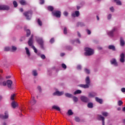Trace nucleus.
<instances>
[{
    "label": "nucleus",
    "mask_w": 125,
    "mask_h": 125,
    "mask_svg": "<svg viewBox=\"0 0 125 125\" xmlns=\"http://www.w3.org/2000/svg\"><path fill=\"white\" fill-rule=\"evenodd\" d=\"M85 83L89 85H90V79H89V77L87 76L85 79Z\"/></svg>",
    "instance_id": "20"
},
{
    "label": "nucleus",
    "mask_w": 125,
    "mask_h": 125,
    "mask_svg": "<svg viewBox=\"0 0 125 125\" xmlns=\"http://www.w3.org/2000/svg\"><path fill=\"white\" fill-rule=\"evenodd\" d=\"M13 3L14 7H17V6H18V4H17V2H16V1H14Z\"/></svg>",
    "instance_id": "40"
},
{
    "label": "nucleus",
    "mask_w": 125,
    "mask_h": 125,
    "mask_svg": "<svg viewBox=\"0 0 125 125\" xmlns=\"http://www.w3.org/2000/svg\"><path fill=\"white\" fill-rule=\"evenodd\" d=\"M79 26H82V22H78L77 27H79Z\"/></svg>",
    "instance_id": "61"
},
{
    "label": "nucleus",
    "mask_w": 125,
    "mask_h": 125,
    "mask_svg": "<svg viewBox=\"0 0 125 125\" xmlns=\"http://www.w3.org/2000/svg\"><path fill=\"white\" fill-rule=\"evenodd\" d=\"M68 12L67 11L63 12V15L64 16H65V17L68 16Z\"/></svg>",
    "instance_id": "48"
},
{
    "label": "nucleus",
    "mask_w": 125,
    "mask_h": 125,
    "mask_svg": "<svg viewBox=\"0 0 125 125\" xmlns=\"http://www.w3.org/2000/svg\"><path fill=\"white\" fill-rule=\"evenodd\" d=\"M123 103H124L123 102V101H122L121 100H120L118 102V104L119 106H122V105H123Z\"/></svg>",
    "instance_id": "41"
},
{
    "label": "nucleus",
    "mask_w": 125,
    "mask_h": 125,
    "mask_svg": "<svg viewBox=\"0 0 125 125\" xmlns=\"http://www.w3.org/2000/svg\"><path fill=\"white\" fill-rule=\"evenodd\" d=\"M95 100L97 102H98V103H100V104H102L103 103V100L101 99H100L98 97H96Z\"/></svg>",
    "instance_id": "17"
},
{
    "label": "nucleus",
    "mask_w": 125,
    "mask_h": 125,
    "mask_svg": "<svg viewBox=\"0 0 125 125\" xmlns=\"http://www.w3.org/2000/svg\"><path fill=\"white\" fill-rule=\"evenodd\" d=\"M77 70H82V65H78L77 67Z\"/></svg>",
    "instance_id": "47"
},
{
    "label": "nucleus",
    "mask_w": 125,
    "mask_h": 125,
    "mask_svg": "<svg viewBox=\"0 0 125 125\" xmlns=\"http://www.w3.org/2000/svg\"><path fill=\"white\" fill-rule=\"evenodd\" d=\"M78 36L79 37V38H81V34L79 32H77Z\"/></svg>",
    "instance_id": "62"
},
{
    "label": "nucleus",
    "mask_w": 125,
    "mask_h": 125,
    "mask_svg": "<svg viewBox=\"0 0 125 125\" xmlns=\"http://www.w3.org/2000/svg\"><path fill=\"white\" fill-rule=\"evenodd\" d=\"M11 78V76H8L6 77V79H10Z\"/></svg>",
    "instance_id": "63"
},
{
    "label": "nucleus",
    "mask_w": 125,
    "mask_h": 125,
    "mask_svg": "<svg viewBox=\"0 0 125 125\" xmlns=\"http://www.w3.org/2000/svg\"><path fill=\"white\" fill-rule=\"evenodd\" d=\"M86 32H87L88 35H90V34H91V31H90V30H89L88 29L86 30Z\"/></svg>",
    "instance_id": "54"
},
{
    "label": "nucleus",
    "mask_w": 125,
    "mask_h": 125,
    "mask_svg": "<svg viewBox=\"0 0 125 125\" xmlns=\"http://www.w3.org/2000/svg\"><path fill=\"white\" fill-rule=\"evenodd\" d=\"M76 42H78V43H81V41H80L79 39H77Z\"/></svg>",
    "instance_id": "59"
},
{
    "label": "nucleus",
    "mask_w": 125,
    "mask_h": 125,
    "mask_svg": "<svg viewBox=\"0 0 125 125\" xmlns=\"http://www.w3.org/2000/svg\"><path fill=\"white\" fill-rule=\"evenodd\" d=\"M81 93H82V90H77L74 92V95H76V94H81Z\"/></svg>",
    "instance_id": "29"
},
{
    "label": "nucleus",
    "mask_w": 125,
    "mask_h": 125,
    "mask_svg": "<svg viewBox=\"0 0 125 125\" xmlns=\"http://www.w3.org/2000/svg\"><path fill=\"white\" fill-rule=\"evenodd\" d=\"M25 49L26 50L27 55H28V56H30L31 53H30V51H29V49L28 48V47H25Z\"/></svg>",
    "instance_id": "27"
},
{
    "label": "nucleus",
    "mask_w": 125,
    "mask_h": 125,
    "mask_svg": "<svg viewBox=\"0 0 125 125\" xmlns=\"http://www.w3.org/2000/svg\"><path fill=\"white\" fill-rule=\"evenodd\" d=\"M9 49H10V48L8 47H6L4 48L5 51H9Z\"/></svg>",
    "instance_id": "53"
},
{
    "label": "nucleus",
    "mask_w": 125,
    "mask_h": 125,
    "mask_svg": "<svg viewBox=\"0 0 125 125\" xmlns=\"http://www.w3.org/2000/svg\"><path fill=\"white\" fill-rule=\"evenodd\" d=\"M37 88L39 90L40 92H42V87H41V86H39Z\"/></svg>",
    "instance_id": "56"
},
{
    "label": "nucleus",
    "mask_w": 125,
    "mask_h": 125,
    "mask_svg": "<svg viewBox=\"0 0 125 125\" xmlns=\"http://www.w3.org/2000/svg\"><path fill=\"white\" fill-rule=\"evenodd\" d=\"M97 94L95 92H91L89 93L88 94V97H90V98H91L92 97H94L95 96H96Z\"/></svg>",
    "instance_id": "16"
},
{
    "label": "nucleus",
    "mask_w": 125,
    "mask_h": 125,
    "mask_svg": "<svg viewBox=\"0 0 125 125\" xmlns=\"http://www.w3.org/2000/svg\"><path fill=\"white\" fill-rule=\"evenodd\" d=\"M24 31H26V37H30V35H31V30L24 28Z\"/></svg>",
    "instance_id": "22"
},
{
    "label": "nucleus",
    "mask_w": 125,
    "mask_h": 125,
    "mask_svg": "<svg viewBox=\"0 0 125 125\" xmlns=\"http://www.w3.org/2000/svg\"><path fill=\"white\" fill-rule=\"evenodd\" d=\"M42 59H45V56L43 54L41 55Z\"/></svg>",
    "instance_id": "52"
},
{
    "label": "nucleus",
    "mask_w": 125,
    "mask_h": 125,
    "mask_svg": "<svg viewBox=\"0 0 125 125\" xmlns=\"http://www.w3.org/2000/svg\"><path fill=\"white\" fill-rule=\"evenodd\" d=\"M108 49H111V50H113V51H115L116 50V47L113 45H110L108 46Z\"/></svg>",
    "instance_id": "21"
},
{
    "label": "nucleus",
    "mask_w": 125,
    "mask_h": 125,
    "mask_svg": "<svg viewBox=\"0 0 125 125\" xmlns=\"http://www.w3.org/2000/svg\"><path fill=\"white\" fill-rule=\"evenodd\" d=\"M38 42L39 43L41 48L42 49H44V47L43 46V40L42 39H40L38 40Z\"/></svg>",
    "instance_id": "5"
},
{
    "label": "nucleus",
    "mask_w": 125,
    "mask_h": 125,
    "mask_svg": "<svg viewBox=\"0 0 125 125\" xmlns=\"http://www.w3.org/2000/svg\"><path fill=\"white\" fill-rule=\"evenodd\" d=\"M52 109H55V110H57V111H61L60 107L59 106H57V105H53L52 107Z\"/></svg>",
    "instance_id": "23"
},
{
    "label": "nucleus",
    "mask_w": 125,
    "mask_h": 125,
    "mask_svg": "<svg viewBox=\"0 0 125 125\" xmlns=\"http://www.w3.org/2000/svg\"><path fill=\"white\" fill-rule=\"evenodd\" d=\"M80 99L84 103H87L88 102H89V99L85 96H82L81 97Z\"/></svg>",
    "instance_id": "4"
},
{
    "label": "nucleus",
    "mask_w": 125,
    "mask_h": 125,
    "mask_svg": "<svg viewBox=\"0 0 125 125\" xmlns=\"http://www.w3.org/2000/svg\"><path fill=\"white\" fill-rule=\"evenodd\" d=\"M65 95L66 97H68V98H72V97H73V95H72L69 93H66L65 94Z\"/></svg>",
    "instance_id": "28"
},
{
    "label": "nucleus",
    "mask_w": 125,
    "mask_h": 125,
    "mask_svg": "<svg viewBox=\"0 0 125 125\" xmlns=\"http://www.w3.org/2000/svg\"><path fill=\"white\" fill-rule=\"evenodd\" d=\"M34 36L31 35V37L29 38V40L28 42V45L29 46H33V41Z\"/></svg>",
    "instance_id": "6"
},
{
    "label": "nucleus",
    "mask_w": 125,
    "mask_h": 125,
    "mask_svg": "<svg viewBox=\"0 0 125 125\" xmlns=\"http://www.w3.org/2000/svg\"><path fill=\"white\" fill-rule=\"evenodd\" d=\"M6 64V61L2 60L0 61V66H4Z\"/></svg>",
    "instance_id": "24"
},
{
    "label": "nucleus",
    "mask_w": 125,
    "mask_h": 125,
    "mask_svg": "<svg viewBox=\"0 0 125 125\" xmlns=\"http://www.w3.org/2000/svg\"><path fill=\"white\" fill-rule=\"evenodd\" d=\"M20 11H21V12H23V8H20Z\"/></svg>",
    "instance_id": "64"
},
{
    "label": "nucleus",
    "mask_w": 125,
    "mask_h": 125,
    "mask_svg": "<svg viewBox=\"0 0 125 125\" xmlns=\"http://www.w3.org/2000/svg\"><path fill=\"white\" fill-rule=\"evenodd\" d=\"M6 82L5 81H4L3 82H0V85L1 86H6Z\"/></svg>",
    "instance_id": "30"
},
{
    "label": "nucleus",
    "mask_w": 125,
    "mask_h": 125,
    "mask_svg": "<svg viewBox=\"0 0 125 125\" xmlns=\"http://www.w3.org/2000/svg\"><path fill=\"white\" fill-rule=\"evenodd\" d=\"M72 17H79L80 16V12L79 11H76L75 13L72 14Z\"/></svg>",
    "instance_id": "11"
},
{
    "label": "nucleus",
    "mask_w": 125,
    "mask_h": 125,
    "mask_svg": "<svg viewBox=\"0 0 125 125\" xmlns=\"http://www.w3.org/2000/svg\"><path fill=\"white\" fill-rule=\"evenodd\" d=\"M5 115H3V114H0V118L1 119H7L8 118V112L7 111H5Z\"/></svg>",
    "instance_id": "7"
},
{
    "label": "nucleus",
    "mask_w": 125,
    "mask_h": 125,
    "mask_svg": "<svg viewBox=\"0 0 125 125\" xmlns=\"http://www.w3.org/2000/svg\"><path fill=\"white\" fill-rule=\"evenodd\" d=\"M9 7L7 5H0V10H9Z\"/></svg>",
    "instance_id": "8"
},
{
    "label": "nucleus",
    "mask_w": 125,
    "mask_h": 125,
    "mask_svg": "<svg viewBox=\"0 0 125 125\" xmlns=\"http://www.w3.org/2000/svg\"><path fill=\"white\" fill-rule=\"evenodd\" d=\"M116 31V28H113L111 31L108 32L107 35L109 37H114V32Z\"/></svg>",
    "instance_id": "10"
},
{
    "label": "nucleus",
    "mask_w": 125,
    "mask_h": 125,
    "mask_svg": "<svg viewBox=\"0 0 125 125\" xmlns=\"http://www.w3.org/2000/svg\"><path fill=\"white\" fill-rule=\"evenodd\" d=\"M6 83H7V85L8 88L11 89V86H12V83H13V82H12V81H11L10 80H8L6 81Z\"/></svg>",
    "instance_id": "9"
},
{
    "label": "nucleus",
    "mask_w": 125,
    "mask_h": 125,
    "mask_svg": "<svg viewBox=\"0 0 125 125\" xmlns=\"http://www.w3.org/2000/svg\"><path fill=\"white\" fill-rule=\"evenodd\" d=\"M12 50L13 51H16L17 50V48L15 46H12Z\"/></svg>",
    "instance_id": "42"
},
{
    "label": "nucleus",
    "mask_w": 125,
    "mask_h": 125,
    "mask_svg": "<svg viewBox=\"0 0 125 125\" xmlns=\"http://www.w3.org/2000/svg\"><path fill=\"white\" fill-rule=\"evenodd\" d=\"M37 23L40 26H42V22L41 21V20L40 19H38Z\"/></svg>",
    "instance_id": "34"
},
{
    "label": "nucleus",
    "mask_w": 125,
    "mask_h": 125,
    "mask_svg": "<svg viewBox=\"0 0 125 125\" xmlns=\"http://www.w3.org/2000/svg\"><path fill=\"white\" fill-rule=\"evenodd\" d=\"M32 14H33V12H32V11H28L23 13V15L25 17H26V19L27 20H31V18L32 17Z\"/></svg>",
    "instance_id": "2"
},
{
    "label": "nucleus",
    "mask_w": 125,
    "mask_h": 125,
    "mask_svg": "<svg viewBox=\"0 0 125 125\" xmlns=\"http://www.w3.org/2000/svg\"><path fill=\"white\" fill-rule=\"evenodd\" d=\"M67 114L69 116H72V115H73L74 113L72 111V110L69 109L67 112Z\"/></svg>",
    "instance_id": "32"
},
{
    "label": "nucleus",
    "mask_w": 125,
    "mask_h": 125,
    "mask_svg": "<svg viewBox=\"0 0 125 125\" xmlns=\"http://www.w3.org/2000/svg\"><path fill=\"white\" fill-rule=\"evenodd\" d=\"M75 121H76L77 123H80V122H81V119H80V117H75Z\"/></svg>",
    "instance_id": "36"
},
{
    "label": "nucleus",
    "mask_w": 125,
    "mask_h": 125,
    "mask_svg": "<svg viewBox=\"0 0 125 125\" xmlns=\"http://www.w3.org/2000/svg\"><path fill=\"white\" fill-rule=\"evenodd\" d=\"M50 42L51 43H53L54 42V38H52L50 40Z\"/></svg>",
    "instance_id": "49"
},
{
    "label": "nucleus",
    "mask_w": 125,
    "mask_h": 125,
    "mask_svg": "<svg viewBox=\"0 0 125 125\" xmlns=\"http://www.w3.org/2000/svg\"><path fill=\"white\" fill-rule=\"evenodd\" d=\"M36 102L37 101L35 100V97H32L31 98V101L30 102L31 105H35Z\"/></svg>",
    "instance_id": "19"
},
{
    "label": "nucleus",
    "mask_w": 125,
    "mask_h": 125,
    "mask_svg": "<svg viewBox=\"0 0 125 125\" xmlns=\"http://www.w3.org/2000/svg\"><path fill=\"white\" fill-rule=\"evenodd\" d=\"M102 115H103V116H104V117H107L108 114L107 112H102Z\"/></svg>",
    "instance_id": "39"
},
{
    "label": "nucleus",
    "mask_w": 125,
    "mask_h": 125,
    "mask_svg": "<svg viewBox=\"0 0 125 125\" xmlns=\"http://www.w3.org/2000/svg\"><path fill=\"white\" fill-rule=\"evenodd\" d=\"M110 10L111 12H114V7H111L110 8Z\"/></svg>",
    "instance_id": "57"
},
{
    "label": "nucleus",
    "mask_w": 125,
    "mask_h": 125,
    "mask_svg": "<svg viewBox=\"0 0 125 125\" xmlns=\"http://www.w3.org/2000/svg\"><path fill=\"white\" fill-rule=\"evenodd\" d=\"M52 14L53 16L57 17V18H60L61 17V12L59 11L52 12Z\"/></svg>",
    "instance_id": "3"
},
{
    "label": "nucleus",
    "mask_w": 125,
    "mask_h": 125,
    "mask_svg": "<svg viewBox=\"0 0 125 125\" xmlns=\"http://www.w3.org/2000/svg\"><path fill=\"white\" fill-rule=\"evenodd\" d=\"M14 97H15V94H13L11 96V100H14Z\"/></svg>",
    "instance_id": "46"
},
{
    "label": "nucleus",
    "mask_w": 125,
    "mask_h": 125,
    "mask_svg": "<svg viewBox=\"0 0 125 125\" xmlns=\"http://www.w3.org/2000/svg\"><path fill=\"white\" fill-rule=\"evenodd\" d=\"M84 72L86 73V74H90V71H89V70L87 69L86 68H85Z\"/></svg>",
    "instance_id": "44"
},
{
    "label": "nucleus",
    "mask_w": 125,
    "mask_h": 125,
    "mask_svg": "<svg viewBox=\"0 0 125 125\" xmlns=\"http://www.w3.org/2000/svg\"><path fill=\"white\" fill-rule=\"evenodd\" d=\"M73 100L74 102L76 103L79 101V99L77 97H73Z\"/></svg>",
    "instance_id": "37"
},
{
    "label": "nucleus",
    "mask_w": 125,
    "mask_h": 125,
    "mask_svg": "<svg viewBox=\"0 0 125 125\" xmlns=\"http://www.w3.org/2000/svg\"><path fill=\"white\" fill-rule=\"evenodd\" d=\"M111 64H114L115 66H118V63L117 62V61L116 59H113L112 61H111Z\"/></svg>",
    "instance_id": "25"
},
{
    "label": "nucleus",
    "mask_w": 125,
    "mask_h": 125,
    "mask_svg": "<svg viewBox=\"0 0 125 125\" xmlns=\"http://www.w3.org/2000/svg\"><path fill=\"white\" fill-rule=\"evenodd\" d=\"M121 91H122V92H125V88H122L121 89Z\"/></svg>",
    "instance_id": "58"
},
{
    "label": "nucleus",
    "mask_w": 125,
    "mask_h": 125,
    "mask_svg": "<svg viewBox=\"0 0 125 125\" xmlns=\"http://www.w3.org/2000/svg\"><path fill=\"white\" fill-rule=\"evenodd\" d=\"M48 10H49L50 11H52V12H53L54 8L51 6H48Z\"/></svg>",
    "instance_id": "33"
},
{
    "label": "nucleus",
    "mask_w": 125,
    "mask_h": 125,
    "mask_svg": "<svg viewBox=\"0 0 125 125\" xmlns=\"http://www.w3.org/2000/svg\"><path fill=\"white\" fill-rule=\"evenodd\" d=\"M63 94H64L63 92H59V91H57L53 93V95H58V96H61Z\"/></svg>",
    "instance_id": "12"
},
{
    "label": "nucleus",
    "mask_w": 125,
    "mask_h": 125,
    "mask_svg": "<svg viewBox=\"0 0 125 125\" xmlns=\"http://www.w3.org/2000/svg\"><path fill=\"white\" fill-rule=\"evenodd\" d=\"M32 74L33 76H34V77L38 76V73L37 72V70H34L32 71Z\"/></svg>",
    "instance_id": "35"
},
{
    "label": "nucleus",
    "mask_w": 125,
    "mask_h": 125,
    "mask_svg": "<svg viewBox=\"0 0 125 125\" xmlns=\"http://www.w3.org/2000/svg\"><path fill=\"white\" fill-rule=\"evenodd\" d=\"M19 2L21 4V5H26V4H27L25 0H20Z\"/></svg>",
    "instance_id": "26"
},
{
    "label": "nucleus",
    "mask_w": 125,
    "mask_h": 125,
    "mask_svg": "<svg viewBox=\"0 0 125 125\" xmlns=\"http://www.w3.org/2000/svg\"><path fill=\"white\" fill-rule=\"evenodd\" d=\"M70 42H71V43H72V44H74V43H75V41H74V40H71V41H70Z\"/></svg>",
    "instance_id": "60"
},
{
    "label": "nucleus",
    "mask_w": 125,
    "mask_h": 125,
    "mask_svg": "<svg viewBox=\"0 0 125 125\" xmlns=\"http://www.w3.org/2000/svg\"><path fill=\"white\" fill-rule=\"evenodd\" d=\"M89 85H88V84H80L79 85V86H80V87H83V88H88L89 87Z\"/></svg>",
    "instance_id": "18"
},
{
    "label": "nucleus",
    "mask_w": 125,
    "mask_h": 125,
    "mask_svg": "<svg viewBox=\"0 0 125 125\" xmlns=\"http://www.w3.org/2000/svg\"><path fill=\"white\" fill-rule=\"evenodd\" d=\"M117 5H122V2L119 0L117 3Z\"/></svg>",
    "instance_id": "50"
},
{
    "label": "nucleus",
    "mask_w": 125,
    "mask_h": 125,
    "mask_svg": "<svg viewBox=\"0 0 125 125\" xmlns=\"http://www.w3.org/2000/svg\"><path fill=\"white\" fill-rule=\"evenodd\" d=\"M63 34L67 35V27H65L63 29Z\"/></svg>",
    "instance_id": "43"
},
{
    "label": "nucleus",
    "mask_w": 125,
    "mask_h": 125,
    "mask_svg": "<svg viewBox=\"0 0 125 125\" xmlns=\"http://www.w3.org/2000/svg\"><path fill=\"white\" fill-rule=\"evenodd\" d=\"M84 50L85 51L84 55L86 56H90L93 55V54L94 53L93 50L90 48L86 47L85 48Z\"/></svg>",
    "instance_id": "1"
},
{
    "label": "nucleus",
    "mask_w": 125,
    "mask_h": 125,
    "mask_svg": "<svg viewBox=\"0 0 125 125\" xmlns=\"http://www.w3.org/2000/svg\"><path fill=\"white\" fill-rule=\"evenodd\" d=\"M32 48H33V49L34 50V52H35V53H38V50L37 49V48H36V47H35V46L32 45Z\"/></svg>",
    "instance_id": "38"
},
{
    "label": "nucleus",
    "mask_w": 125,
    "mask_h": 125,
    "mask_svg": "<svg viewBox=\"0 0 125 125\" xmlns=\"http://www.w3.org/2000/svg\"><path fill=\"white\" fill-rule=\"evenodd\" d=\"M11 106H12V108H13L14 109H15V108H16V107H17V106H18V104H17V103L13 101L11 103Z\"/></svg>",
    "instance_id": "15"
},
{
    "label": "nucleus",
    "mask_w": 125,
    "mask_h": 125,
    "mask_svg": "<svg viewBox=\"0 0 125 125\" xmlns=\"http://www.w3.org/2000/svg\"><path fill=\"white\" fill-rule=\"evenodd\" d=\"M120 57H121L120 59V62H121L122 63H124V62H125V54L122 53L120 55Z\"/></svg>",
    "instance_id": "13"
},
{
    "label": "nucleus",
    "mask_w": 125,
    "mask_h": 125,
    "mask_svg": "<svg viewBox=\"0 0 125 125\" xmlns=\"http://www.w3.org/2000/svg\"><path fill=\"white\" fill-rule=\"evenodd\" d=\"M62 66L63 69H67V66L64 63H62Z\"/></svg>",
    "instance_id": "45"
},
{
    "label": "nucleus",
    "mask_w": 125,
    "mask_h": 125,
    "mask_svg": "<svg viewBox=\"0 0 125 125\" xmlns=\"http://www.w3.org/2000/svg\"><path fill=\"white\" fill-rule=\"evenodd\" d=\"M87 107L88 108H93V104L92 103H89L87 104Z\"/></svg>",
    "instance_id": "31"
},
{
    "label": "nucleus",
    "mask_w": 125,
    "mask_h": 125,
    "mask_svg": "<svg viewBox=\"0 0 125 125\" xmlns=\"http://www.w3.org/2000/svg\"><path fill=\"white\" fill-rule=\"evenodd\" d=\"M112 18V15L111 14H109L108 16H107V19L108 20H110Z\"/></svg>",
    "instance_id": "51"
},
{
    "label": "nucleus",
    "mask_w": 125,
    "mask_h": 125,
    "mask_svg": "<svg viewBox=\"0 0 125 125\" xmlns=\"http://www.w3.org/2000/svg\"><path fill=\"white\" fill-rule=\"evenodd\" d=\"M125 44V40L123 37L120 38V45L121 46H124Z\"/></svg>",
    "instance_id": "14"
},
{
    "label": "nucleus",
    "mask_w": 125,
    "mask_h": 125,
    "mask_svg": "<svg viewBox=\"0 0 125 125\" xmlns=\"http://www.w3.org/2000/svg\"><path fill=\"white\" fill-rule=\"evenodd\" d=\"M40 0V4H43L44 3V0Z\"/></svg>",
    "instance_id": "55"
}]
</instances>
